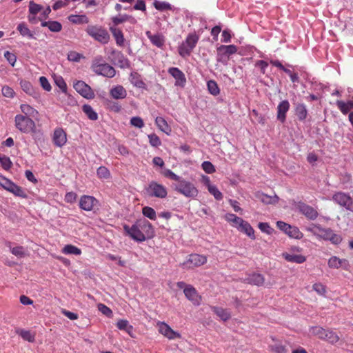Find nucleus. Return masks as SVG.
Returning a JSON list of instances; mask_svg holds the SVG:
<instances>
[{
  "label": "nucleus",
  "instance_id": "nucleus-45",
  "mask_svg": "<svg viewBox=\"0 0 353 353\" xmlns=\"http://www.w3.org/2000/svg\"><path fill=\"white\" fill-rule=\"evenodd\" d=\"M153 4L154 8L160 11L172 10L171 5L165 1H154Z\"/></svg>",
  "mask_w": 353,
  "mask_h": 353
},
{
  "label": "nucleus",
  "instance_id": "nucleus-1",
  "mask_svg": "<svg viewBox=\"0 0 353 353\" xmlns=\"http://www.w3.org/2000/svg\"><path fill=\"white\" fill-rule=\"evenodd\" d=\"M307 230L319 238L330 241L332 243L336 245L339 244L342 241L341 236L335 234L332 229L323 228L320 225L312 224Z\"/></svg>",
  "mask_w": 353,
  "mask_h": 353
},
{
  "label": "nucleus",
  "instance_id": "nucleus-22",
  "mask_svg": "<svg viewBox=\"0 0 353 353\" xmlns=\"http://www.w3.org/2000/svg\"><path fill=\"white\" fill-rule=\"evenodd\" d=\"M53 141L54 145L58 147H62L67 141L65 132L61 129H56L54 132Z\"/></svg>",
  "mask_w": 353,
  "mask_h": 353
},
{
  "label": "nucleus",
  "instance_id": "nucleus-16",
  "mask_svg": "<svg viewBox=\"0 0 353 353\" xmlns=\"http://www.w3.org/2000/svg\"><path fill=\"white\" fill-rule=\"evenodd\" d=\"M138 226H139L141 230H142L145 236L146 239L152 238L154 235V230L152 224L145 219L137 221Z\"/></svg>",
  "mask_w": 353,
  "mask_h": 353
},
{
  "label": "nucleus",
  "instance_id": "nucleus-23",
  "mask_svg": "<svg viewBox=\"0 0 353 353\" xmlns=\"http://www.w3.org/2000/svg\"><path fill=\"white\" fill-rule=\"evenodd\" d=\"M20 85L22 90L30 96H32L34 99H37L39 97V91L35 89L32 85L27 81L21 80L20 81Z\"/></svg>",
  "mask_w": 353,
  "mask_h": 353
},
{
  "label": "nucleus",
  "instance_id": "nucleus-6",
  "mask_svg": "<svg viewBox=\"0 0 353 353\" xmlns=\"http://www.w3.org/2000/svg\"><path fill=\"white\" fill-rule=\"evenodd\" d=\"M332 199L337 205L353 212V198L349 193L341 191L336 192L332 195Z\"/></svg>",
  "mask_w": 353,
  "mask_h": 353
},
{
  "label": "nucleus",
  "instance_id": "nucleus-13",
  "mask_svg": "<svg viewBox=\"0 0 353 353\" xmlns=\"http://www.w3.org/2000/svg\"><path fill=\"white\" fill-rule=\"evenodd\" d=\"M73 87L84 98L92 99L94 97L91 88L83 81H77L74 83Z\"/></svg>",
  "mask_w": 353,
  "mask_h": 353
},
{
  "label": "nucleus",
  "instance_id": "nucleus-5",
  "mask_svg": "<svg viewBox=\"0 0 353 353\" xmlns=\"http://www.w3.org/2000/svg\"><path fill=\"white\" fill-rule=\"evenodd\" d=\"M15 127L23 133L33 132L35 131V123L28 117L17 114L14 117Z\"/></svg>",
  "mask_w": 353,
  "mask_h": 353
},
{
  "label": "nucleus",
  "instance_id": "nucleus-29",
  "mask_svg": "<svg viewBox=\"0 0 353 353\" xmlns=\"http://www.w3.org/2000/svg\"><path fill=\"white\" fill-rule=\"evenodd\" d=\"M41 25L42 27H48L52 32H59L62 29V25L57 21H42Z\"/></svg>",
  "mask_w": 353,
  "mask_h": 353
},
{
  "label": "nucleus",
  "instance_id": "nucleus-37",
  "mask_svg": "<svg viewBox=\"0 0 353 353\" xmlns=\"http://www.w3.org/2000/svg\"><path fill=\"white\" fill-rule=\"evenodd\" d=\"M336 105L344 114H347L350 110L353 109V101H348L347 103L343 101H337Z\"/></svg>",
  "mask_w": 353,
  "mask_h": 353
},
{
  "label": "nucleus",
  "instance_id": "nucleus-20",
  "mask_svg": "<svg viewBox=\"0 0 353 353\" xmlns=\"http://www.w3.org/2000/svg\"><path fill=\"white\" fill-rule=\"evenodd\" d=\"M168 72L176 79L175 85L184 86L186 79L181 70L177 68H170Z\"/></svg>",
  "mask_w": 353,
  "mask_h": 353
},
{
  "label": "nucleus",
  "instance_id": "nucleus-8",
  "mask_svg": "<svg viewBox=\"0 0 353 353\" xmlns=\"http://www.w3.org/2000/svg\"><path fill=\"white\" fill-rule=\"evenodd\" d=\"M86 32L95 40L102 43H107L110 39V35L107 30L97 26H88Z\"/></svg>",
  "mask_w": 353,
  "mask_h": 353
},
{
  "label": "nucleus",
  "instance_id": "nucleus-46",
  "mask_svg": "<svg viewBox=\"0 0 353 353\" xmlns=\"http://www.w3.org/2000/svg\"><path fill=\"white\" fill-rule=\"evenodd\" d=\"M142 213L145 216L149 218L151 220H155L157 218L156 212L151 207H143L142 209Z\"/></svg>",
  "mask_w": 353,
  "mask_h": 353
},
{
  "label": "nucleus",
  "instance_id": "nucleus-24",
  "mask_svg": "<svg viewBox=\"0 0 353 353\" xmlns=\"http://www.w3.org/2000/svg\"><path fill=\"white\" fill-rule=\"evenodd\" d=\"M110 95L115 99H123L127 96V92L122 85H116L110 91Z\"/></svg>",
  "mask_w": 353,
  "mask_h": 353
},
{
  "label": "nucleus",
  "instance_id": "nucleus-36",
  "mask_svg": "<svg viewBox=\"0 0 353 353\" xmlns=\"http://www.w3.org/2000/svg\"><path fill=\"white\" fill-rule=\"evenodd\" d=\"M259 199L265 204H274L279 201V197L276 195L273 196H268L265 194L261 193L257 195Z\"/></svg>",
  "mask_w": 353,
  "mask_h": 353
},
{
  "label": "nucleus",
  "instance_id": "nucleus-34",
  "mask_svg": "<svg viewBox=\"0 0 353 353\" xmlns=\"http://www.w3.org/2000/svg\"><path fill=\"white\" fill-rule=\"evenodd\" d=\"M155 123L162 132L166 133L167 134H169V133L171 132V128L164 118L157 117L155 119Z\"/></svg>",
  "mask_w": 353,
  "mask_h": 353
},
{
  "label": "nucleus",
  "instance_id": "nucleus-60",
  "mask_svg": "<svg viewBox=\"0 0 353 353\" xmlns=\"http://www.w3.org/2000/svg\"><path fill=\"white\" fill-rule=\"evenodd\" d=\"M149 142L151 145L158 147L161 145V142L160 139L155 134H150L148 135Z\"/></svg>",
  "mask_w": 353,
  "mask_h": 353
},
{
  "label": "nucleus",
  "instance_id": "nucleus-35",
  "mask_svg": "<svg viewBox=\"0 0 353 353\" xmlns=\"http://www.w3.org/2000/svg\"><path fill=\"white\" fill-rule=\"evenodd\" d=\"M68 20L75 24H83L89 22L88 18L85 14H71L68 17Z\"/></svg>",
  "mask_w": 353,
  "mask_h": 353
},
{
  "label": "nucleus",
  "instance_id": "nucleus-30",
  "mask_svg": "<svg viewBox=\"0 0 353 353\" xmlns=\"http://www.w3.org/2000/svg\"><path fill=\"white\" fill-rule=\"evenodd\" d=\"M146 34L151 43L158 48H161L164 45V38L160 34H152L150 31L146 32Z\"/></svg>",
  "mask_w": 353,
  "mask_h": 353
},
{
  "label": "nucleus",
  "instance_id": "nucleus-3",
  "mask_svg": "<svg viewBox=\"0 0 353 353\" xmlns=\"http://www.w3.org/2000/svg\"><path fill=\"white\" fill-rule=\"evenodd\" d=\"M199 40V36L196 32H192L188 34L185 41L178 48V52L180 56L185 57L190 56L193 49L196 47Z\"/></svg>",
  "mask_w": 353,
  "mask_h": 353
},
{
  "label": "nucleus",
  "instance_id": "nucleus-54",
  "mask_svg": "<svg viewBox=\"0 0 353 353\" xmlns=\"http://www.w3.org/2000/svg\"><path fill=\"white\" fill-rule=\"evenodd\" d=\"M310 332L312 334L316 336L320 339H323L325 330L319 326H314L311 327Z\"/></svg>",
  "mask_w": 353,
  "mask_h": 353
},
{
  "label": "nucleus",
  "instance_id": "nucleus-44",
  "mask_svg": "<svg viewBox=\"0 0 353 353\" xmlns=\"http://www.w3.org/2000/svg\"><path fill=\"white\" fill-rule=\"evenodd\" d=\"M208 89L209 92L214 95L216 96L219 94L220 90L219 88L215 81L210 80L207 83Z\"/></svg>",
  "mask_w": 353,
  "mask_h": 353
},
{
  "label": "nucleus",
  "instance_id": "nucleus-17",
  "mask_svg": "<svg viewBox=\"0 0 353 353\" xmlns=\"http://www.w3.org/2000/svg\"><path fill=\"white\" fill-rule=\"evenodd\" d=\"M290 103L288 100H283L277 106V119L284 123L286 119V113L290 109Z\"/></svg>",
  "mask_w": 353,
  "mask_h": 353
},
{
  "label": "nucleus",
  "instance_id": "nucleus-38",
  "mask_svg": "<svg viewBox=\"0 0 353 353\" xmlns=\"http://www.w3.org/2000/svg\"><path fill=\"white\" fill-rule=\"evenodd\" d=\"M83 112L85 115L92 121H96L98 119L97 113L93 110L91 105L85 104L82 107Z\"/></svg>",
  "mask_w": 353,
  "mask_h": 353
},
{
  "label": "nucleus",
  "instance_id": "nucleus-32",
  "mask_svg": "<svg viewBox=\"0 0 353 353\" xmlns=\"http://www.w3.org/2000/svg\"><path fill=\"white\" fill-rule=\"evenodd\" d=\"M110 30L114 37L117 44L120 46H123L125 39L122 31L116 27H110Z\"/></svg>",
  "mask_w": 353,
  "mask_h": 353
},
{
  "label": "nucleus",
  "instance_id": "nucleus-56",
  "mask_svg": "<svg viewBox=\"0 0 353 353\" xmlns=\"http://www.w3.org/2000/svg\"><path fill=\"white\" fill-rule=\"evenodd\" d=\"M209 192L214 196L215 199L220 201L223 199L222 193L218 190L216 186L215 185H209V188L208 189Z\"/></svg>",
  "mask_w": 353,
  "mask_h": 353
},
{
  "label": "nucleus",
  "instance_id": "nucleus-31",
  "mask_svg": "<svg viewBox=\"0 0 353 353\" xmlns=\"http://www.w3.org/2000/svg\"><path fill=\"white\" fill-rule=\"evenodd\" d=\"M295 114L299 121H304L307 115L306 105L303 103H297L295 107Z\"/></svg>",
  "mask_w": 353,
  "mask_h": 353
},
{
  "label": "nucleus",
  "instance_id": "nucleus-26",
  "mask_svg": "<svg viewBox=\"0 0 353 353\" xmlns=\"http://www.w3.org/2000/svg\"><path fill=\"white\" fill-rule=\"evenodd\" d=\"M236 228L239 231L246 234L252 239H255L254 229L248 222L243 220V223H240Z\"/></svg>",
  "mask_w": 353,
  "mask_h": 353
},
{
  "label": "nucleus",
  "instance_id": "nucleus-2",
  "mask_svg": "<svg viewBox=\"0 0 353 353\" xmlns=\"http://www.w3.org/2000/svg\"><path fill=\"white\" fill-rule=\"evenodd\" d=\"M91 69L97 74L108 78H112L116 74L115 69L108 63H106L102 56H97L94 58Z\"/></svg>",
  "mask_w": 353,
  "mask_h": 353
},
{
  "label": "nucleus",
  "instance_id": "nucleus-28",
  "mask_svg": "<svg viewBox=\"0 0 353 353\" xmlns=\"http://www.w3.org/2000/svg\"><path fill=\"white\" fill-rule=\"evenodd\" d=\"M283 256L287 261L296 263L298 264L303 263L306 260L305 257L301 254H290L285 252L283 254Z\"/></svg>",
  "mask_w": 353,
  "mask_h": 353
},
{
  "label": "nucleus",
  "instance_id": "nucleus-49",
  "mask_svg": "<svg viewBox=\"0 0 353 353\" xmlns=\"http://www.w3.org/2000/svg\"><path fill=\"white\" fill-rule=\"evenodd\" d=\"M130 19L134 20L131 16L128 14L120 15L119 17H114L112 18V22L115 26Z\"/></svg>",
  "mask_w": 353,
  "mask_h": 353
},
{
  "label": "nucleus",
  "instance_id": "nucleus-58",
  "mask_svg": "<svg viewBox=\"0 0 353 353\" xmlns=\"http://www.w3.org/2000/svg\"><path fill=\"white\" fill-rule=\"evenodd\" d=\"M341 259L337 256H332L328 260V265L331 268H341Z\"/></svg>",
  "mask_w": 353,
  "mask_h": 353
},
{
  "label": "nucleus",
  "instance_id": "nucleus-27",
  "mask_svg": "<svg viewBox=\"0 0 353 353\" xmlns=\"http://www.w3.org/2000/svg\"><path fill=\"white\" fill-rule=\"evenodd\" d=\"M114 59L117 61V65L121 68H130V64L129 60L121 52L114 53Z\"/></svg>",
  "mask_w": 353,
  "mask_h": 353
},
{
  "label": "nucleus",
  "instance_id": "nucleus-15",
  "mask_svg": "<svg viewBox=\"0 0 353 353\" xmlns=\"http://www.w3.org/2000/svg\"><path fill=\"white\" fill-rule=\"evenodd\" d=\"M97 202V201L94 197L92 196L83 195L80 199L79 207L83 210L91 211L94 205V203Z\"/></svg>",
  "mask_w": 353,
  "mask_h": 353
},
{
  "label": "nucleus",
  "instance_id": "nucleus-57",
  "mask_svg": "<svg viewBox=\"0 0 353 353\" xmlns=\"http://www.w3.org/2000/svg\"><path fill=\"white\" fill-rule=\"evenodd\" d=\"M201 167L203 170L208 174H212L216 171L214 165L210 161H206L203 162Z\"/></svg>",
  "mask_w": 353,
  "mask_h": 353
},
{
  "label": "nucleus",
  "instance_id": "nucleus-39",
  "mask_svg": "<svg viewBox=\"0 0 353 353\" xmlns=\"http://www.w3.org/2000/svg\"><path fill=\"white\" fill-rule=\"evenodd\" d=\"M17 30L23 37H27L29 39H34L33 33L28 28L27 25L22 22L17 26Z\"/></svg>",
  "mask_w": 353,
  "mask_h": 353
},
{
  "label": "nucleus",
  "instance_id": "nucleus-52",
  "mask_svg": "<svg viewBox=\"0 0 353 353\" xmlns=\"http://www.w3.org/2000/svg\"><path fill=\"white\" fill-rule=\"evenodd\" d=\"M20 336L24 339L25 341H27L28 342H34L35 340V336L34 334H32L30 331L28 330H21L19 332Z\"/></svg>",
  "mask_w": 353,
  "mask_h": 353
},
{
  "label": "nucleus",
  "instance_id": "nucleus-14",
  "mask_svg": "<svg viewBox=\"0 0 353 353\" xmlns=\"http://www.w3.org/2000/svg\"><path fill=\"white\" fill-rule=\"evenodd\" d=\"M159 331L168 339H180L181 334L174 331L167 323L161 322L159 323Z\"/></svg>",
  "mask_w": 353,
  "mask_h": 353
},
{
  "label": "nucleus",
  "instance_id": "nucleus-10",
  "mask_svg": "<svg viewBox=\"0 0 353 353\" xmlns=\"http://www.w3.org/2000/svg\"><path fill=\"white\" fill-rule=\"evenodd\" d=\"M125 232L134 241L138 242H143L145 240V236L139 226H138L137 221L131 227L125 225L123 226Z\"/></svg>",
  "mask_w": 353,
  "mask_h": 353
},
{
  "label": "nucleus",
  "instance_id": "nucleus-40",
  "mask_svg": "<svg viewBox=\"0 0 353 353\" xmlns=\"http://www.w3.org/2000/svg\"><path fill=\"white\" fill-rule=\"evenodd\" d=\"M20 108H21L22 112L25 114L24 116H26L28 117H36L39 114V112L37 110H35L32 106H30L28 104H22V105H21Z\"/></svg>",
  "mask_w": 353,
  "mask_h": 353
},
{
  "label": "nucleus",
  "instance_id": "nucleus-59",
  "mask_svg": "<svg viewBox=\"0 0 353 353\" xmlns=\"http://www.w3.org/2000/svg\"><path fill=\"white\" fill-rule=\"evenodd\" d=\"M56 85L62 90L63 92L66 93L67 85L61 77H57L54 79Z\"/></svg>",
  "mask_w": 353,
  "mask_h": 353
},
{
  "label": "nucleus",
  "instance_id": "nucleus-11",
  "mask_svg": "<svg viewBox=\"0 0 353 353\" xmlns=\"http://www.w3.org/2000/svg\"><path fill=\"white\" fill-rule=\"evenodd\" d=\"M206 261L207 259L205 256L198 254H192L189 255L187 261L183 262L181 265L185 268H192L203 265Z\"/></svg>",
  "mask_w": 353,
  "mask_h": 353
},
{
  "label": "nucleus",
  "instance_id": "nucleus-7",
  "mask_svg": "<svg viewBox=\"0 0 353 353\" xmlns=\"http://www.w3.org/2000/svg\"><path fill=\"white\" fill-rule=\"evenodd\" d=\"M145 194L150 197H156L159 199H165L168 195L166 188L154 181H152L145 188Z\"/></svg>",
  "mask_w": 353,
  "mask_h": 353
},
{
  "label": "nucleus",
  "instance_id": "nucleus-43",
  "mask_svg": "<svg viewBox=\"0 0 353 353\" xmlns=\"http://www.w3.org/2000/svg\"><path fill=\"white\" fill-rule=\"evenodd\" d=\"M63 252L65 254H74V255H80L81 254V251L77 247L72 245H66L63 248Z\"/></svg>",
  "mask_w": 353,
  "mask_h": 353
},
{
  "label": "nucleus",
  "instance_id": "nucleus-41",
  "mask_svg": "<svg viewBox=\"0 0 353 353\" xmlns=\"http://www.w3.org/2000/svg\"><path fill=\"white\" fill-rule=\"evenodd\" d=\"M6 245L10 248L12 254L15 255L16 256L22 258L26 256V252H25V249L23 247L17 246L14 248H12L10 242H7Z\"/></svg>",
  "mask_w": 353,
  "mask_h": 353
},
{
  "label": "nucleus",
  "instance_id": "nucleus-19",
  "mask_svg": "<svg viewBox=\"0 0 353 353\" xmlns=\"http://www.w3.org/2000/svg\"><path fill=\"white\" fill-rule=\"evenodd\" d=\"M243 281L248 284L261 286L264 283L265 279L261 274L253 273L246 275Z\"/></svg>",
  "mask_w": 353,
  "mask_h": 353
},
{
  "label": "nucleus",
  "instance_id": "nucleus-62",
  "mask_svg": "<svg viewBox=\"0 0 353 353\" xmlns=\"http://www.w3.org/2000/svg\"><path fill=\"white\" fill-rule=\"evenodd\" d=\"M2 94L8 98H12L14 95L13 89L8 85H4L1 89Z\"/></svg>",
  "mask_w": 353,
  "mask_h": 353
},
{
  "label": "nucleus",
  "instance_id": "nucleus-48",
  "mask_svg": "<svg viewBox=\"0 0 353 353\" xmlns=\"http://www.w3.org/2000/svg\"><path fill=\"white\" fill-rule=\"evenodd\" d=\"M225 219L228 221V222H231V223H233L234 225V226L236 228H237V226L243 223V219L236 216L235 214H227L225 215Z\"/></svg>",
  "mask_w": 353,
  "mask_h": 353
},
{
  "label": "nucleus",
  "instance_id": "nucleus-4",
  "mask_svg": "<svg viewBox=\"0 0 353 353\" xmlns=\"http://www.w3.org/2000/svg\"><path fill=\"white\" fill-rule=\"evenodd\" d=\"M174 190L188 198H195L199 194L197 188L190 181L181 179L177 184L174 185Z\"/></svg>",
  "mask_w": 353,
  "mask_h": 353
},
{
  "label": "nucleus",
  "instance_id": "nucleus-50",
  "mask_svg": "<svg viewBox=\"0 0 353 353\" xmlns=\"http://www.w3.org/2000/svg\"><path fill=\"white\" fill-rule=\"evenodd\" d=\"M97 174L99 178L103 179H109L110 176V172L109 170L104 166H101L97 169Z\"/></svg>",
  "mask_w": 353,
  "mask_h": 353
},
{
  "label": "nucleus",
  "instance_id": "nucleus-9",
  "mask_svg": "<svg viewBox=\"0 0 353 353\" xmlns=\"http://www.w3.org/2000/svg\"><path fill=\"white\" fill-rule=\"evenodd\" d=\"M0 185L5 190L14 194L15 196L23 198L26 196L25 192L21 187L18 186L5 176H0Z\"/></svg>",
  "mask_w": 353,
  "mask_h": 353
},
{
  "label": "nucleus",
  "instance_id": "nucleus-63",
  "mask_svg": "<svg viewBox=\"0 0 353 353\" xmlns=\"http://www.w3.org/2000/svg\"><path fill=\"white\" fill-rule=\"evenodd\" d=\"M163 174L164 175V176L165 177H168L172 180H174V181H179L181 179V176L176 175V174H174L172 170H169V169H167L165 170Z\"/></svg>",
  "mask_w": 353,
  "mask_h": 353
},
{
  "label": "nucleus",
  "instance_id": "nucleus-25",
  "mask_svg": "<svg viewBox=\"0 0 353 353\" xmlns=\"http://www.w3.org/2000/svg\"><path fill=\"white\" fill-rule=\"evenodd\" d=\"M130 81L134 86L138 88L146 89V85L142 80L141 76L136 72H131Z\"/></svg>",
  "mask_w": 353,
  "mask_h": 353
},
{
  "label": "nucleus",
  "instance_id": "nucleus-55",
  "mask_svg": "<svg viewBox=\"0 0 353 353\" xmlns=\"http://www.w3.org/2000/svg\"><path fill=\"white\" fill-rule=\"evenodd\" d=\"M0 163L3 168L6 170H9L12 165L10 158L2 154H0Z\"/></svg>",
  "mask_w": 353,
  "mask_h": 353
},
{
  "label": "nucleus",
  "instance_id": "nucleus-61",
  "mask_svg": "<svg viewBox=\"0 0 353 353\" xmlns=\"http://www.w3.org/2000/svg\"><path fill=\"white\" fill-rule=\"evenodd\" d=\"M130 124L138 128H141L144 125L143 119L139 117H134L130 119Z\"/></svg>",
  "mask_w": 353,
  "mask_h": 353
},
{
  "label": "nucleus",
  "instance_id": "nucleus-64",
  "mask_svg": "<svg viewBox=\"0 0 353 353\" xmlns=\"http://www.w3.org/2000/svg\"><path fill=\"white\" fill-rule=\"evenodd\" d=\"M4 57L6 60L11 64L12 66L14 65V63L17 61V57L14 54L10 52L9 51H6L4 52Z\"/></svg>",
  "mask_w": 353,
  "mask_h": 353
},
{
  "label": "nucleus",
  "instance_id": "nucleus-33",
  "mask_svg": "<svg viewBox=\"0 0 353 353\" xmlns=\"http://www.w3.org/2000/svg\"><path fill=\"white\" fill-rule=\"evenodd\" d=\"M212 310L223 321H228L231 317L230 312L226 309L219 307H212Z\"/></svg>",
  "mask_w": 353,
  "mask_h": 353
},
{
  "label": "nucleus",
  "instance_id": "nucleus-21",
  "mask_svg": "<svg viewBox=\"0 0 353 353\" xmlns=\"http://www.w3.org/2000/svg\"><path fill=\"white\" fill-rule=\"evenodd\" d=\"M183 292L188 300L192 301L194 305H199L201 298L194 288L191 285H188L185 288Z\"/></svg>",
  "mask_w": 353,
  "mask_h": 353
},
{
  "label": "nucleus",
  "instance_id": "nucleus-51",
  "mask_svg": "<svg viewBox=\"0 0 353 353\" xmlns=\"http://www.w3.org/2000/svg\"><path fill=\"white\" fill-rule=\"evenodd\" d=\"M42 10H43V7L41 5L36 3L32 1H30V3H29L30 14L36 15L39 12H41Z\"/></svg>",
  "mask_w": 353,
  "mask_h": 353
},
{
  "label": "nucleus",
  "instance_id": "nucleus-47",
  "mask_svg": "<svg viewBox=\"0 0 353 353\" xmlns=\"http://www.w3.org/2000/svg\"><path fill=\"white\" fill-rule=\"evenodd\" d=\"M219 50L225 54L230 55L236 52L237 48L234 45L221 46Z\"/></svg>",
  "mask_w": 353,
  "mask_h": 353
},
{
  "label": "nucleus",
  "instance_id": "nucleus-42",
  "mask_svg": "<svg viewBox=\"0 0 353 353\" xmlns=\"http://www.w3.org/2000/svg\"><path fill=\"white\" fill-rule=\"evenodd\" d=\"M323 340H325L331 343H336L339 341V337L334 332L325 330Z\"/></svg>",
  "mask_w": 353,
  "mask_h": 353
},
{
  "label": "nucleus",
  "instance_id": "nucleus-53",
  "mask_svg": "<svg viewBox=\"0 0 353 353\" xmlns=\"http://www.w3.org/2000/svg\"><path fill=\"white\" fill-rule=\"evenodd\" d=\"M117 327L121 330H125L127 332L130 333L132 330V327L129 325V323L127 320H119L117 323Z\"/></svg>",
  "mask_w": 353,
  "mask_h": 353
},
{
  "label": "nucleus",
  "instance_id": "nucleus-18",
  "mask_svg": "<svg viewBox=\"0 0 353 353\" xmlns=\"http://www.w3.org/2000/svg\"><path fill=\"white\" fill-rule=\"evenodd\" d=\"M299 209L303 214L310 220L316 219L319 215L318 212L314 208L305 203H300Z\"/></svg>",
  "mask_w": 353,
  "mask_h": 353
},
{
  "label": "nucleus",
  "instance_id": "nucleus-12",
  "mask_svg": "<svg viewBox=\"0 0 353 353\" xmlns=\"http://www.w3.org/2000/svg\"><path fill=\"white\" fill-rule=\"evenodd\" d=\"M277 227L289 236L294 239H301L303 236L298 228L292 226L283 221H279L276 222Z\"/></svg>",
  "mask_w": 353,
  "mask_h": 353
}]
</instances>
